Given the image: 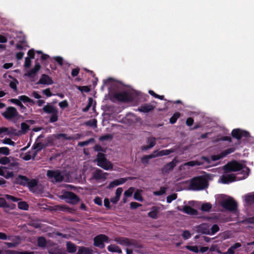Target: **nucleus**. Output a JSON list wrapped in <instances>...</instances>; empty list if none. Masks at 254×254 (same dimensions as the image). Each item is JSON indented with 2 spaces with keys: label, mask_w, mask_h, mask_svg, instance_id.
Returning <instances> with one entry per match:
<instances>
[{
  "label": "nucleus",
  "mask_w": 254,
  "mask_h": 254,
  "mask_svg": "<svg viewBox=\"0 0 254 254\" xmlns=\"http://www.w3.org/2000/svg\"><path fill=\"white\" fill-rule=\"evenodd\" d=\"M207 180L203 177H198L194 178L190 182V188L194 190H201L207 187Z\"/></svg>",
  "instance_id": "obj_1"
},
{
  "label": "nucleus",
  "mask_w": 254,
  "mask_h": 254,
  "mask_svg": "<svg viewBox=\"0 0 254 254\" xmlns=\"http://www.w3.org/2000/svg\"><path fill=\"white\" fill-rule=\"evenodd\" d=\"M249 169L247 168L246 170L242 171V177H237L234 174H224L221 177V182L223 184H228L229 183L242 179H245L249 175Z\"/></svg>",
  "instance_id": "obj_2"
},
{
  "label": "nucleus",
  "mask_w": 254,
  "mask_h": 254,
  "mask_svg": "<svg viewBox=\"0 0 254 254\" xmlns=\"http://www.w3.org/2000/svg\"><path fill=\"white\" fill-rule=\"evenodd\" d=\"M48 179L52 183L62 182L64 179V173L59 170H49L47 172Z\"/></svg>",
  "instance_id": "obj_3"
},
{
  "label": "nucleus",
  "mask_w": 254,
  "mask_h": 254,
  "mask_svg": "<svg viewBox=\"0 0 254 254\" xmlns=\"http://www.w3.org/2000/svg\"><path fill=\"white\" fill-rule=\"evenodd\" d=\"M95 161L97 162V165L106 170L113 169V165L110 161L108 160L104 154L98 153Z\"/></svg>",
  "instance_id": "obj_4"
},
{
  "label": "nucleus",
  "mask_w": 254,
  "mask_h": 254,
  "mask_svg": "<svg viewBox=\"0 0 254 254\" xmlns=\"http://www.w3.org/2000/svg\"><path fill=\"white\" fill-rule=\"evenodd\" d=\"M221 205L225 209L230 211L237 210V203L231 197L228 196L224 198L220 202Z\"/></svg>",
  "instance_id": "obj_5"
},
{
  "label": "nucleus",
  "mask_w": 254,
  "mask_h": 254,
  "mask_svg": "<svg viewBox=\"0 0 254 254\" xmlns=\"http://www.w3.org/2000/svg\"><path fill=\"white\" fill-rule=\"evenodd\" d=\"M1 115L6 119L10 121L18 120L20 116L16 108L13 107H7Z\"/></svg>",
  "instance_id": "obj_6"
},
{
  "label": "nucleus",
  "mask_w": 254,
  "mask_h": 254,
  "mask_svg": "<svg viewBox=\"0 0 254 254\" xmlns=\"http://www.w3.org/2000/svg\"><path fill=\"white\" fill-rule=\"evenodd\" d=\"M43 110L45 113L52 115L50 119V122L51 123H54L57 121L58 118V111L56 107L48 103L43 108Z\"/></svg>",
  "instance_id": "obj_7"
},
{
  "label": "nucleus",
  "mask_w": 254,
  "mask_h": 254,
  "mask_svg": "<svg viewBox=\"0 0 254 254\" xmlns=\"http://www.w3.org/2000/svg\"><path fill=\"white\" fill-rule=\"evenodd\" d=\"M114 241L121 245L125 246H133L134 248H141V246L138 244L133 239H129L126 237H115Z\"/></svg>",
  "instance_id": "obj_8"
},
{
  "label": "nucleus",
  "mask_w": 254,
  "mask_h": 254,
  "mask_svg": "<svg viewBox=\"0 0 254 254\" xmlns=\"http://www.w3.org/2000/svg\"><path fill=\"white\" fill-rule=\"evenodd\" d=\"M108 173L104 172L101 169L96 168L93 172L90 180H95L97 182H102L105 181L107 179Z\"/></svg>",
  "instance_id": "obj_9"
},
{
  "label": "nucleus",
  "mask_w": 254,
  "mask_h": 254,
  "mask_svg": "<svg viewBox=\"0 0 254 254\" xmlns=\"http://www.w3.org/2000/svg\"><path fill=\"white\" fill-rule=\"evenodd\" d=\"M62 199H64L66 202L72 204H76L79 201L78 196L72 192L66 191L60 196Z\"/></svg>",
  "instance_id": "obj_10"
},
{
  "label": "nucleus",
  "mask_w": 254,
  "mask_h": 254,
  "mask_svg": "<svg viewBox=\"0 0 254 254\" xmlns=\"http://www.w3.org/2000/svg\"><path fill=\"white\" fill-rule=\"evenodd\" d=\"M109 238L105 235L100 234L94 238V245L100 248L105 247L104 242H108Z\"/></svg>",
  "instance_id": "obj_11"
},
{
  "label": "nucleus",
  "mask_w": 254,
  "mask_h": 254,
  "mask_svg": "<svg viewBox=\"0 0 254 254\" xmlns=\"http://www.w3.org/2000/svg\"><path fill=\"white\" fill-rule=\"evenodd\" d=\"M244 168L243 165L236 162H232L224 166V169L226 172L237 171Z\"/></svg>",
  "instance_id": "obj_12"
},
{
  "label": "nucleus",
  "mask_w": 254,
  "mask_h": 254,
  "mask_svg": "<svg viewBox=\"0 0 254 254\" xmlns=\"http://www.w3.org/2000/svg\"><path fill=\"white\" fill-rule=\"evenodd\" d=\"M178 163L179 161L177 159V157H175L171 162L166 164L161 169L162 174L164 175L169 174L170 172L173 171L174 167L176 166Z\"/></svg>",
  "instance_id": "obj_13"
},
{
  "label": "nucleus",
  "mask_w": 254,
  "mask_h": 254,
  "mask_svg": "<svg viewBox=\"0 0 254 254\" xmlns=\"http://www.w3.org/2000/svg\"><path fill=\"white\" fill-rule=\"evenodd\" d=\"M115 98L121 101H129L132 100V97L129 92H120L115 94Z\"/></svg>",
  "instance_id": "obj_14"
},
{
  "label": "nucleus",
  "mask_w": 254,
  "mask_h": 254,
  "mask_svg": "<svg viewBox=\"0 0 254 254\" xmlns=\"http://www.w3.org/2000/svg\"><path fill=\"white\" fill-rule=\"evenodd\" d=\"M232 135L239 140L241 139L243 137H249L250 133L248 131L237 128L232 130Z\"/></svg>",
  "instance_id": "obj_15"
},
{
  "label": "nucleus",
  "mask_w": 254,
  "mask_h": 254,
  "mask_svg": "<svg viewBox=\"0 0 254 254\" xmlns=\"http://www.w3.org/2000/svg\"><path fill=\"white\" fill-rule=\"evenodd\" d=\"M197 231L203 234L210 235L209 225L207 224H202L197 227Z\"/></svg>",
  "instance_id": "obj_16"
},
{
  "label": "nucleus",
  "mask_w": 254,
  "mask_h": 254,
  "mask_svg": "<svg viewBox=\"0 0 254 254\" xmlns=\"http://www.w3.org/2000/svg\"><path fill=\"white\" fill-rule=\"evenodd\" d=\"M178 209L189 215H196L197 214V211L190 206L185 205L182 209L178 207Z\"/></svg>",
  "instance_id": "obj_17"
},
{
  "label": "nucleus",
  "mask_w": 254,
  "mask_h": 254,
  "mask_svg": "<svg viewBox=\"0 0 254 254\" xmlns=\"http://www.w3.org/2000/svg\"><path fill=\"white\" fill-rule=\"evenodd\" d=\"M41 65L39 64L36 63L34 66V67L31 70L27 72L25 74V76H27L30 78H34L36 75L37 71L40 69Z\"/></svg>",
  "instance_id": "obj_18"
},
{
  "label": "nucleus",
  "mask_w": 254,
  "mask_h": 254,
  "mask_svg": "<svg viewBox=\"0 0 254 254\" xmlns=\"http://www.w3.org/2000/svg\"><path fill=\"white\" fill-rule=\"evenodd\" d=\"M53 83L52 79L47 75L43 74L37 84L51 85Z\"/></svg>",
  "instance_id": "obj_19"
},
{
  "label": "nucleus",
  "mask_w": 254,
  "mask_h": 254,
  "mask_svg": "<svg viewBox=\"0 0 254 254\" xmlns=\"http://www.w3.org/2000/svg\"><path fill=\"white\" fill-rule=\"evenodd\" d=\"M28 183V178L24 176L19 175L15 179L14 183L22 186H26Z\"/></svg>",
  "instance_id": "obj_20"
},
{
  "label": "nucleus",
  "mask_w": 254,
  "mask_h": 254,
  "mask_svg": "<svg viewBox=\"0 0 254 254\" xmlns=\"http://www.w3.org/2000/svg\"><path fill=\"white\" fill-rule=\"evenodd\" d=\"M126 181H127V179L125 178H121L118 180H114L113 182H111L109 184V185L108 187V189H112V188L115 187L116 186H117L118 185H120L125 183Z\"/></svg>",
  "instance_id": "obj_21"
},
{
  "label": "nucleus",
  "mask_w": 254,
  "mask_h": 254,
  "mask_svg": "<svg viewBox=\"0 0 254 254\" xmlns=\"http://www.w3.org/2000/svg\"><path fill=\"white\" fill-rule=\"evenodd\" d=\"M159 207L156 206H153L151 208V210L148 212V216L153 219H156L157 218V215L159 211Z\"/></svg>",
  "instance_id": "obj_22"
},
{
  "label": "nucleus",
  "mask_w": 254,
  "mask_h": 254,
  "mask_svg": "<svg viewBox=\"0 0 254 254\" xmlns=\"http://www.w3.org/2000/svg\"><path fill=\"white\" fill-rule=\"evenodd\" d=\"M108 250L112 253H117L118 254L122 253V251L120 248L116 245L111 244L108 246Z\"/></svg>",
  "instance_id": "obj_23"
},
{
  "label": "nucleus",
  "mask_w": 254,
  "mask_h": 254,
  "mask_svg": "<svg viewBox=\"0 0 254 254\" xmlns=\"http://www.w3.org/2000/svg\"><path fill=\"white\" fill-rule=\"evenodd\" d=\"M154 108V106H153L150 104H147L142 106L139 109V110L142 112L147 113L153 110Z\"/></svg>",
  "instance_id": "obj_24"
},
{
  "label": "nucleus",
  "mask_w": 254,
  "mask_h": 254,
  "mask_svg": "<svg viewBox=\"0 0 254 254\" xmlns=\"http://www.w3.org/2000/svg\"><path fill=\"white\" fill-rule=\"evenodd\" d=\"M244 199L245 202L249 204L254 203V192L245 195L244 196Z\"/></svg>",
  "instance_id": "obj_25"
},
{
  "label": "nucleus",
  "mask_w": 254,
  "mask_h": 254,
  "mask_svg": "<svg viewBox=\"0 0 254 254\" xmlns=\"http://www.w3.org/2000/svg\"><path fill=\"white\" fill-rule=\"evenodd\" d=\"M44 144L41 142L35 143L33 146L32 148L34 150H36V151L34 152V155L32 157L33 159L35 157L37 152L40 151L44 147Z\"/></svg>",
  "instance_id": "obj_26"
},
{
  "label": "nucleus",
  "mask_w": 254,
  "mask_h": 254,
  "mask_svg": "<svg viewBox=\"0 0 254 254\" xmlns=\"http://www.w3.org/2000/svg\"><path fill=\"white\" fill-rule=\"evenodd\" d=\"M66 249L67 251L70 253H74L76 251V246L70 242L66 243Z\"/></svg>",
  "instance_id": "obj_27"
},
{
  "label": "nucleus",
  "mask_w": 254,
  "mask_h": 254,
  "mask_svg": "<svg viewBox=\"0 0 254 254\" xmlns=\"http://www.w3.org/2000/svg\"><path fill=\"white\" fill-rule=\"evenodd\" d=\"M10 101L12 103H14L18 105V107H20L22 112H24L25 110H26V108L23 106L19 100L16 99H11L10 100Z\"/></svg>",
  "instance_id": "obj_28"
},
{
  "label": "nucleus",
  "mask_w": 254,
  "mask_h": 254,
  "mask_svg": "<svg viewBox=\"0 0 254 254\" xmlns=\"http://www.w3.org/2000/svg\"><path fill=\"white\" fill-rule=\"evenodd\" d=\"M202 164L203 162L199 161L198 160H195L186 162L183 165V166H189L191 167H193L195 166H200Z\"/></svg>",
  "instance_id": "obj_29"
},
{
  "label": "nucleus",
  "mask_w": 254,
  "mask_h": 254,
  "mask_svg": "<svg viewBox=\"0 0 254 254\" xmlns=\"http://www.w3.org/2000/svg\"><path fill=\"white\" fill-rule=\"evenodd\" d=\"M153 158H155V156L153 153L149 155L144 156L141 158V161L143 164H148L149 163V160Z\"/></svg>",
  "instance_id": "obj_30"
},
{
  "label": "nucleus",
  "mask_w": 254,
  "mask_h": 254,
  "mask_svg": "<svg viewBox=\"0 0 254 254\" xmlns=\"http://www.w3.org/2000/svg\"><path fill=\"white\" fill-rule=\"evenodd\" d=\"M15 34L16 40L18 43L22 44L25 42V36L22 32L16 33Z\"/></svg>",
  "instance_id": "obj_31"
},
{
  "label": "nucleus",
  "mask_w": 254,
  "mask_h": 254,
  "mask_svg": "<svg viewBox=\"0 0 254 254\" xmlns=\"http://www.w3.org/2000/svg\"><path fill=\"white\" fill-rule=\"evenodd\" d=\"M156 139L154 137H148L147 139V145H148L150 148L154 147L156 144Z\"/></svg>",
  "instance_id": "obj_32"
},
{
  "label": "nucleus",
  "mask_w": 254,
  "mask_h": 254,
  "mask_svg": "<svg viewBox=\"0 0 254 254\" xmlns=\"http://www.w3.org/2000/svg\"><path fill=\"white\" fill-rule=\"evenodd\" d=\"M56 138L58 139H60L61 138H63L65 140H73L74 139L73 136H67V135L65 133H60L56 135Z\"/></svg>",
  "instance_id": "obj_33"
},
{
  "label": "nucleus",
  "mask_w": 254,
  "mask_h": 254,
  "mask_svg": "<svg viewBox=\"0 0 254 254\" xmlns=\"http://www.w3.org/2000/svg\"><path fill=\"white\" fill-rule=\"evenodd\" d=\"M153 153L155 156V157L168 155L167 150H163L161 151L155 150Z\"/></svg>",
  "instance_id": "obj_34"
},
{
  "label": "nucleus",
  "mask_w": 254,
  "mask_h": 254,
  "mask_svg": "<svg viewBox=\"0 0 254 254\" xmlns=\"http://www.w3.org/2000/svg\"><path fill=\"white\" fill-rule=\"evenodd\" d=\"M79 249L81 250L82 254H93V251L89 248L83 247H79Z\"/></svg>",
  "instance_id": "obj_35"
},
{
  "label": "nucleus",
  "mask_w": 254,
  "mask_h": 254,
  "mask_svg": "<svg viewBox=\"0 0 254 254\" xmlns=\"http://www.w3.org/2000/svg\"><path fill=\"white\" fill-rule=\"evenodd\" d=\"M47 243L46 239L44 237H39L38 239V245L40 247H45L46 246Z\"/></svg>",
  "instance_id": "obj_36"
},
{
  "label": "nucleus",
  "mask_w": 254,
  "mask_h": 254,
  "mask_svg": "<svg viewBox=\"0 0 254 254\" xmlns=\"http://www.w3.org/2000/svg\"><path fill=\"white\" fill-rule=\"evenodd\" d=\"M166 190V188L162 187L160 188V190H159L154 191L153 194L155 195H161L165 193Z\"/></svg>",
  "instance_id": "obj_37"
},
{
  "label": "nucleus",
  "mask_w": 254,
  "mask_h": 254,
  "mask_svg": "<svg viewBox=\"0 0 254 254\" xmlns=\"http://www.w3.org/2000/svg\"><path fill=\"white\" fill-rule=\"evenodd\" d=\"M20 101H23V102H29V103H34L33 100L30 99L28 97L25 96V95H22L19 97V99Z\"/></svg>",
  "instance_id": "obj_38"
},
{
  "label": "nucleus",
  "mask_w": 254,
  "mask_h": 254,
  "mask_svg": "<svg viewBox=\"0 0 254 254\" xmlns=\"http://www.w3.org/2000/svg\"><path fill=\"white\" fill-rule=\"evenodd\" d=\"M85 125L94 127H97V121L96 119H92L87 121Z\"/></svg>",
  "instance_id": "obj_39"
},
{
  "label": "nucleus",
  "mask_w": 254,
  "mask_h": 254,
  "mask_svg": "<svg viewBox=\"0 0 254 254\" xmlns=\"http://www.w3.org/2000/svg\"><path fill=\"white\" fill-rule=\"evenodd\" d=\"M37 185V182L36 180H29L28 179V183L26 186H28L30 188H33Z\"/></svg>",
  "instance_id": "obj_40"
},
{
  "label": "nucleus",
  "mask_w": 254,
  "mask_h": 254,
  "mask_svg": "<svg viewBox=\"0 0 254 254\" xmlns=\"http://www.w3.org/2000/svg\"><path fill=\"white\" fill-rule=\"evenodd\" d=\"M180 117V114L179 113H176L174 115L170 118V122L171 124H174L176 123L177 120Z\"/></svg>",
  "instance_id": "obj_41"
},
{
  "label": "nucleus",
  "mask_w": 254,
  "mask_h": 254,
  "mask_svg": "<svg viewBox=\"0 0 254 254\" xmlns=\"http://www.w3.org/2000/svg\"><path fill=\"white\" fill-rule=\"evenodd\" d=\"M10 151L8 148L6 147H0V154H3L4 155H8Z\"/></svg>",
  "instance_id": "obj_42"
},
{
  "label": "nucleus",
  "mask_w": 254,
  "mask_h": 254,
  "mask_svg": "<svg viewBox=\"0 0 254 254\" xmlns=\"http://www.w3.org/2000/svg\"><path fill=\"white\" fill-rule=\"evenodd\" d=\"M94 140V138H92L88 139V140H86V141H82V142H79L78 143V145L79 146L82 147V146H84L85 145H87L90 143L93 142Z\"/></svg>",
  "instance_id": "obj_43"
},
{
  "label": "nucleus",
  "mask_w": 254,
  "mask_h": 254,
  "mask_svg": "<svg viewBox=\"0 0 254 254\" xmlns=\"http://www.w3.org/2000/svg\"><path fill=\"white\" fill-rule=\"evenodd\" d=\"M211 208V205L209 203H205L202 205L201 209L203 211H209Z\"/></svg>",
  "instance_id": "obj_44"
},
{
  "label": "nucleus",
  "mask_w": 254,
  "mask_h": 254,
  "mask_svg": "<svg viewBox=\"0 0 254 254\" xmlns=\"http://www.w3.org/2000/svg\"><path fill=\"white\" fill-rule=\"evenodd\" d=\"M18 83V81L14 79L13 81H11L9 83L10 87L14 91L17 90V84Z\"/></svg>",
  "instance_id": "obj_45"
},
{
  "label": "nucleus",
  "mask_w": 254,
  "mask_h": 254,
  "mask_svg": "<svg viewBox=\"0 0 254 254\" xmlns=\"http://www.w3.org/2000/svg\"><path fill=\"white\" fill-rule=\"evenodd\" d=\"M177 198V194L176 193H173L167 197V203H171L173 200H175Z\"/></svg>",
  "instance_id": "obj_46"
},
{
  "label": "nucleus",
  "mask_w": 254,
  "mask_h": 254,
  "mask_svg": "<svg viewBox=\"0 0 254 254\" xmlns=\"http://www.w3.org/2000/svg\"><path fill=\"white\" fill-rule=\"evenodd\" d=\"M134 191V189L133 188H129L127 190H126L125 193L124 195L125 197H129L130 196L133 192Z\"/></svg>",
  "instance_id": "obj_47"
},
{
  "label": "nucleus",
  "mask_w": 254,
  "mask_h": 254,
  "mask_svg": "<svg viewBox=\"0 0 254 254\" xmlns=\"http://www.w3.org/2000/svg\"><path fill=\"white\" fill-rule=\"evenodd\" d=\"M93 99L91 98H89L88 99V103L86 107L82 109V111L84 112H87L89 108L91 107L93 104Z\"/></svg>",
  "instance_id": "obj_48"
},
{
  "label": "nucleus",
  "mask_w": 254,
  "mask_h": 254,
  "mask_svg": "<svg viewBox=\"0 0 254 254\" xmlns=\"http://www.w3.org/2000/svg\"><path fill=\"white\" fill-rule=\"evenodd\" d=\"M219 230V226L216 224H214L212 226V227L211 228L210 234L214 235L216 232H217Z\"/></svg>",
  "instance_id": "obj_49"
},
{
  "label": "nucleus",
  "mask_w": 254,
  "mask_h": 254,
  "mask_svg": "<svg viewBox=\"0 0 254 254\" xmlns=\"http://www.w3.org/2000/svg\"><path fill=\"white\" fill-rule=\"evenodd\" d=\"M10 163L9 158L7 157H3L0 159V164L6 165Z\"/></svg>",
  "instance_id": "obj_50"
},
{
  "label": "nucleus",
  "mask_w": 254,
  "mask_h": 254,
  "mask_svg": "<svg viewBox=\"0 0 254 254\" xmlns=\"http://www.w3.org/2000/svg\"><path fill=\"white\" fill-rule=\"evenodd\" d=\"M56 210L69 211V208L66 207L65 205L56 206Z\"/></svg>",
  "instance_id": "obj_51"
},
{
  "label": "nucleus",
  "mask_w": 254,
  "mask_h": 254,
  "mask_svg": "<svg viewBox=\"0 0 254 254\" xmlns=\"http://www.w3.org/2000/svg\"><path fill=\"white\" fill-rule=\"evenodd\" d=\"M186 248L188 250H190V251L194 252V253H198L199 251L198 247L196 246H187L186 247Z\"/></svg>",
  "instance_id": "obj_52"
},
{
  "label": "nucleus",
  "mask_w": 254,
  "mask_h": 254,
  "mask_svg": "<svg viewBox=\"0 0 254 254\" xmlns=\"http://www.w3.org/2000/svg\"><path fill=\"white\" fill-rule=\"evenodd\" d=\"M3 143L5 144H9L12 146L15 145V142L12 141L10 138H5L2 140Z\"/></svg>",
  "instance_id": "obj_53"
},
{
  "label": "nucleus",
  "mask_w": 254,
  "mask_h": 254,
  "mask_svg": "<svg viewBox=\"0 0 254 254\" xmlns=\"http://www.w3.org/2000/svg\"><path fill=\"white\" fill-rule=\"evenodd\" d=\"M113 138V136L111 134H106L101 136L99 138L100 141H104L106 140H111Z\"/></svg>",
  "instance_id": "obj_54"
},
{
  "label": "nucleus",
  "mask_w": 254,
  "mask_h": 254,
  "mask_svg": "<svg viewBox=\"0 0 254 254\" xmlns=\"http://www.w3.org/2000/svg\"><path fill=\"white\" fill-rule=\"evenodd\" d=\"M18 207L20 209L27 210L28 208V205L25 202H21L18 203Z\"/></svg>",
  "instance_id": "obj_55"
},
{
  "label": "nucleus",
  "mask_w": 254,
  "mask_h": 254,
  "mask_svg": "<svg viewBox=\"0 0 254 254\" xmlns=\"http://www.w3.org/2000/svg\"><path fill=\"white\" fill-rule=\"evenodd\" d=\"M134 198L138 201H142V198L139 191H136L134 194Z\"/></svg>",
  "instance_id": "obj_56"
},
{
  "label": "nucleus",
  "mask_w": 254,
  "mask_h": 254,
  "mask_svg": "<svg viewBox=\"0 0 254 254\" xmlns=\"http://www.w3.org/2000/svg\"><path fill=\"white\" fill-rule=\"evenodd\" d=\"M0 207L6 208L8 207L5 200L4 198L0 197Z\"/></svg>",
  "instance_id": "obj_57"
},
{
  "label": "nucleus",
  "mask_w": 254,
  "mask_h": 254,
  "mask_svg": "<svg viewBox=\"0 0 254 254\" xmlns=\"http://www.w3.org/2000/svg\"><path fill=\"white\" fill-rule=\"evenodd\" d=\"M235 151V149L233 148H230L225 150L224 151L222 152V153L223 154V157H225L228 154H229Z\"/></svg>",
  "instance_id": "obj_58"
},
{
  "label": "nucleus",
  "mask_w": 254,
  "mask_h": 254,
  "mask_svg": "<svg viewBox=\"0 0 254 254\" xmlns=\"http://www.w3.org/2000/svg\"><path fill=\"white\" fill-rule=\"evenodd\" d=\"M4 197L6 198L8 200L12 201L14 202L18 201L19 199L10 195L9 194H5L4 195Z\"/></svg>",
  "instance_id": "obj_59"
},
{
  "label": "nucleus",
  "mask_w": 254,
  "mask_h": 254,
  "mask_svg": "<svg viewBox=\"0 0 254 254\" xmlns=\"http://www.w3.org/2000/svg\"><path fill=\"white\" fill-rule=\"evenodd\" d=\"M182 236L184 239L187 240L191 237V234L189 231L185 230L183 232Z\"/></svg>",
  "instance_id": "obj_60"
},
{
  "label": "nucleus",
  "mask_w": 254,
  "mask_h": 254,
  "mask_svg": "<svg viewBox=\"0 0 254 254\" xmlns=\"http://www.w3.org/2000/svg\"><path fill=\"white\" fill-rule=\"evenodd\" d=\"M223 157H223V154H222V153L221 152L219 154L211 156V159H212V161H215L218 160H219L220 159H221V158H222Z\"/></svg>",
  "instance_id": "obj_61"
},
{
  "label": "nucleus",
  "mask_w": 254,
  "mask_h": 254,
  "mask_svg": "<svg viewBox=\"0 0 254 254\" xmlns=\"http://www.w3.org/2000/svg\"><path fill=\"white\" fill-rule=\"evenodd\" d=\"M149 93L152 95L153 96L155 97V98H159L161 100H163L164 99V96H160L157 94H156L153 91L149 90Z\"/></svg>",
  "instance_id": "obj_62"
},
{
  "label": "nucleus",
  "mask_w": 254,
  "mask_h": 254,
  "mask_svg": "<svg viewBox=\"0 0 254 254\" xmlns=\"http://www.w3.org/2000/svg\"><path fill=\"white\" fill-rule=\"evenodd\" d=\"M29 126L25 123H22L21 124V128L22 131L26 132L27 130L29 129Z\"/></svg>",
  "instance_id": "obj_63"
},
{
  "label": "nucleus",
  "mask_w": 254,
  "mask_h": 254,
  "mask_svg": "<svg viewBox=\"0 0 254 254\" xmlns=\"http://www.w3.org/2000/svg\"><path fill=\"white\" fill-rule=\"evenodd\" d=\"M235 249L232 246L226 252L223 253V254H234L235 253Z\"/></svg>",
  "instance_id": "obj_64"
}]
</instances>
